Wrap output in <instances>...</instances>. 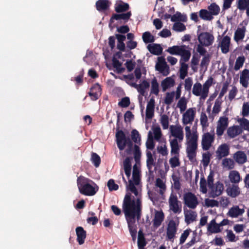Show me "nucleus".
I'll use <instances>...</instances> for the list:
<instances>
[{
  "instance_id": "nucleus-1",
  "label": "nucleus",
  "mask_w": 249,
  "mask_h": 249,
  "mask_svg": "<svg viewBox=\"0 0 249 249\" xmlns=\"http://www.w3.org/2000/svg\"><path fill=\"white\" fill-rule=\"evenodd\" d=\"M123 211L127 221L128 227L132 239L135 241L136 238L137 230L135 227L136 217L139 220L141 216V201L139 199H131V194L126 193L123 203Z\"/></svg>"
},
{
  "instance_id": "nucleus-2",
  "label": "nucleus",
  "mask_w": 249,
  "mask_h": 249,
  "mask_svg": "<svg viewBox=\"0 0 249 249\" xmlns=\"http://www.w3.org/2000/svg\"><path fill=\"white\" fill-rule=\"evenodd\" d=\"M77 184L80 193L85 196H92L98 190V187L92 180L82 176L78 177Z\"/></svg>"
},
{
  "instance_id": "nucleus-3",
  "label": "nucleus",
  "mask_w": 249,
  "mask_h": 249,
  "mask_svg": "<svg viewBox=\"0 0 249 249\" xmlns=\"http://www.w3.org/2000/svg\"><path fill=\"white\" fill-rule=\"evenodd\" d=\"M117 145L120 151L124 149L127 146L125 152L127 155L131 154L133 144L129 137H126L124 133L122 130L117 131L115 134Z\"/></svg>"
},
{
  "instance_id": "nucleus-4",
  "label": "nucleus",
  "mask_w": 249,
  "mask_h": 249,
  "mask_svg": "<svg viewBox=\"0 0 249 249\" xmlns=\"http://www.w3.org/2000/svg\"><path fill=\"white\" fill-rule=\"evenodd\" d=\"M186 147L187 156L190 161L195 159L197 148L198 135L196 132H193L192 136L188 139Z\"/></svg>"
},
{
  "instance_id": "nucleus-5",
  "label": "nucleus",
  "mask_w": 249,
  "mask_h": 249,
  "mask_svg": "<svg viewBox=\"0 0 249 249\" xmlns=\"http://www.w3.org/2000/svg\"><path fill=\"white\" fill-rule=\"evenodd\" d=\"M132 140L135 143L134 145V158L136 163L140 161L141 157V152L140 147L138 144H141V138L140 134L136 129H133L131 131Z\"/></svg>"
},
{
  "instance_id": "nucleus-6",
  "label": "nucleus",
  "mask_w": 249,
  "mask_h": 249,
  "mask_svg": "<svg viewBox=\"0 0 249 249\" xmlns=\"http://www.w3.org/2000/svg\"><path fill=\"white\" fill-rule=\"evenodd\" d=\"M183 200L185 205L192 209H195L198 204L197 198L192 192H187L184 194Z\"/></svg>"
},
{
  "instance_id": "nucleus-7",
  "label": "nucleus",
  "mask_w": 249,
  "mask_h": 249,
  "mask_svg": "<svg viewBox=\"0 0 249 249\" xmlns=\"http://www.w3.org/2000/svg\"><path fill=\"white\" fill-rule=\"evenodd\" d=\"M168 202L170 210L172 211L174 213H179L181 212V206L179 205L180 202L178 200L176 194L171 193Z\"/></svg>"
},
{
  "instance_id": "nucleus-8",
  "label": "nucleus",
  "mask_w": 249,
  "mask_h": 249,
  "mask_svg": "<svg viewBox=\"0 0 249 249\" xmlns=\"http://www.w3.org/2000/svg\"><path fill=\"white\" fill-rule=\"evenodd\" d=\"M158 61L155 66L156 70L162 73L163 76L168 75L170 72L169 67L167 65L164 57H159Z\"/></svg>"
},
{
  "instance_id": "nucleus-9",
  "label": "nucleus",
  "mask_w": 249,
  "mask_h": 249,
  "mask_svg": "<svg viewBox=\"0 0 249 249\" xmlns=\"http://www.w3.org/2000/svg\"><path fill=\"white\" fill-rule=\"evenodd\" d=\"M198 40L200 44L209 47L213 43L214 36L208 32H202L198 35Z\"/></svg>"
},
{
  "instance_id": "nucleus-10",
  "label": "nucleus",
  "mask_w": 249,
  "mask_h": 249,
  "mask_svg": "<svg viewBox=\"0 0 249 249\" xmlns=\"http://www.w3.org/2000/svg\"><path fill=\"white\" fill-rule=\"evenodd\" d=\"M176 222L174 220H170L167 225L166 230V240L173 241L176 237L178 228Z\"/></svg>"
},
{
  "instance_id": "nucleus-11",
  "label": "nucleus",
  "mask_w": 249,
  "mask_h": 249,
  "mask_svg": "<svg viewBox=\"0 0 249 249\" xmlns=\"http://www.w3.org/2000/svg\"><path fill=\"white\" fill-rule=\"evenodd\" d=\"M214 140V134H211L209 132L204 133L202 135L201 144L204 150H208L212 146Z\"/></svg>"
},
{
  "instance_id": "nucleus-12",
  "label": "nucleus",
  "mask_w": 249,
  "mask_h": 249,
  "mask_svg": "<svg viewBox=\"0 0 249 249\" xmlns=\"http://www.w3.org/2000/svg\"><path fill=\"white\" fill-rule=\"evenodd\" d=\"M170 128L172 136L175 137V139H178L179 142H181L184 138L182 127L180 125H172Z\"/></svg>"
},
{
  "instance_id": "nucleus-13",
  "label": "nucleus",
  "mask_w": 249,
  "mask_h": 249,
  "mask_svg": "<svg viewBox=\"0 0 249 249\" xmlns=\"http://www.w3.org/2000/svg\"><path fill=\"white\" fill-rule=\"evenodd\" d=\"M196 115V109L195 108H189L183 114L182 122L184 124H192L194 120Z\"/></svg>"
},
{
  "instance_id": "nucleus-14",
  "label": "nucleus",
  "mask_w": 249,
  "mask_h": 249,
  "mask_svg": "<svg viewBox=\"0 0 249 249\" xmlns=\"http://www.w3.org/2000/svg\"><path fill=\"white\" fill-rule=\"evenodd\" d=\"M209 188L211 190V196L215 198L222 194L224 190V185L221 182L218 181Z\"/></svg>"
},
{
  "instance_id": "nucleus-15",
  "label": "nucleus",
  "mask_w": 249,
  "mask_h": 249,
  "mask_svg": "<svg viewBox=\"0 0 249 249\" xmlns=\"http://www.w3.org/2000/svg\"><path fill=\"white\" fill-rule=\"evenodd\" d=\"M131 15V11H128L126 13L113 14L110 19V22L113 23L114 20H119L122 19L124 21V23H126L128 21Z\"/></svg>"
},
{
  "instance_id": "nucleus-16",
  "label": "nucleus",
  "mask_w": 249,
  "mask_h": 249,
  "mask_svg": "<svg viewBox=\"0 0 249 249\" xmlns=\"http://www.w3.org/2000/svg\"><path fill=\"white\" fill-rule=\"evenodd\" d=\"M230 149L226 143L221 144L216 151L217 158L219 160L229 155Z\"/></svg>"
},
{
  "instance_id": "nucleus-17",
  "label": "nucleus",
  "mask_w": 249,
  "mask_h": 249,
  "mask_svg": "<svg viewBox=\"0 0 249 249\" xmlns=\"http://www.w3.org/2000/svg\"><path fill=\"white\" fill-rule=\"evenodd\" d=\"M164 219V214L162 211H156L153 220V225L155 228L160 227Z\"/></svg>"
},
{
  "instance_id": "nucleus-18",
  "label": "nucleus",
  "mask_w": 249,
  "mask_h": 249,
  "mask_svg": "<svg viewBox=\"0 0 249 249\" xmlns=\"http://www.w3.org/2000/svg\"><path fill=\"white\" fill-rule=\"evenodd\" d=\"M75 231L77 235V241L80 245L83 244L87 236L86 231L82 227H77Z\"/></svg>"
},
{
  "instance_id": "nucleus-19",
  "label": "nucleus",
  "mask_w": 249,
  "mask_h": 249,
  "mask_svg": "<svg viewBox=\"0 0 249 249\" xmlns=\"http://www.w3.org/2000/svg\"><path fill=\"white\" fill-rule=\"evenodd\" d=\"M110 4L108 0H98L96 2L95 7L99 12H103L107 10Z\"/></svg>"
},
{
  "instance_id": "nucleus-20",
  "label": "nucleus",
  "mask_w": 249,
  "mask_h": 249,
  "mask_svg": "<svg viewBox=\"0 0 249 249\" xmlns=\"http://www.w3.org/2000/svg\"><path fill=\"white\" fill-rule=\"evenodd\" d=\"M155 100L150 99L148 102L146 109V117L147 119H152L154 115Z\"/></svg>"
},
{
  "instance_id": "nucleus-21",
  "label": "nucleus",
  "mask_w": 249,
  "mask_h": 249,
  "mask_svg": "<svg viewBox=\"0 0 249 249\" xmlns=\"http://www.w3.org/2000/svg\"><path fill=\"white\" fill-rule=\"evenodd\" d=\"M227 193L230 196L235 198L241 193V190L238 185L232 184L231 187L227 188Z\"/></svg>"
},
{
  "instance_id": "nucleus-22",
  "label": "nucleus",
  "mask_w": 249,
  "mask_h": 249,
  "mask_svg": "<svg viewBox=\"0 0 249 249\" xmlns=\"http://www.w3.org/2000/svg\"><path fill=\"white\" fill-rule=\"evenodd\" d=\"M229 178L231 182L234 184L238 183L242 180L241 176L236 170H232L230 172Z\"/></svg>"
},
{
  "instance_id": "nucleus-23",
  "label": "nucleus",
  "mask_w": 249,
  "mask_h": 249,
  "mask_svg": "<svg viewBox=\"0 0 249 249\" xmlns=\"http://www.w3.org/2000/svg\"><path fill=\"white\" fill-rule=\"evenodd\" d=\"M233 158L236 162L240 164L245 163L247 160L246 154L241 151L236 152L233 155Z\"/></svg>"
},
{
  "instance_id": "nucleus-24",
  "label": "nucleus",
  "mask_w": 249,
  "mask_h": 249,
  "mask_svg": "<svg viewBox=\"0 0 249 249\" xmlns=\"http://www.w3.org/2000/svg\"><path fill=\"white\" fill-rule=\"evenodd\" d=\"M231 38L229 36H224L221 42L220 47L221 51L224 53H227L229 51V46L230 44Z\"/></svg>"
},
{
  "instance_id": "nucleus-25",
  "label": "nucleus",
  "mask_w": 249,
  "mask_h": 249,
  "mask_svg": "<svg viewBox=\"0 0 249 249\" xmlns=\"http://www.w3.org/2000/svg\"><path fill=\"white\" fill-rule=\"evenodd\" d=\"M148 51L153 54L159 55L162 52V48L159 44L148 45L147 46Z\"/></svg>"
},
{
  "instance_id": "nucleus-26",
  "label": "nucleus",
  "mask_w": 249,
  "mask_h": 249,
  "mask_svg": "<svg viewBox=\"0 0 249 249\" xmlns=\"http://www.w3.org/2000/svg\"><path fill=\"white\" fill-rule=\"evenodd\" d=\"M114 8L117 13H121L128 11L129 9V5L127 3L120 0L119 3L115 4Z\"/></svg>"
},
{
  "instance_id": "nucleus-27",
  "label": "nucleus",
  "mask_w": 249,
  "mask_h": 249,
  "mask_svg": "<svg viewBox=\"0 0 249 249\" xmlns=\"http://www.w3.org/2000/svg\"><path fill=\"white\" fill-rule=\"evenodd\" d=\"M175 83L174 79L171 77H168L164 79L161 83V86L163 91H166L168 89L172 87Z\"/></svg>"
},
{
  "instance_id": "nucleus-28",
  "label": "nucleus",
  "mask_w": 249,
  "mask_h": 249,
  "mask_svg": "<svg viewBox=\"0 0 249 249\" xmlns=\"http://www.w3.org/2000/svg\"><path fill=\"white\" fill-rule=\"evenodd\" d=\"M242 132L238 125H233L227 129V134L231 138H234Z\"/></svg>"
},
{
  "instance_id": "nucleus-29",
  "label": "nucleus",
  "mask_w": 249,
  "mask_h": 249,
  "mask_svg": "<svg viewBox=\"0 0 249 249\" xmlns=\"http://www.w3.org/2000/svg\"><path fill=\"white\" fill-rule=\"evenodd\" d=\"M121 174L122 176L123 180L124 183L126 185L127 189L129 190L132 193H133L136 196H137L138 194V192L136 187L135 186V184L134 182L131 180H129V184H127V182L125 179V178L124 177L123 172H121Z\"/></svg>"
},
{
  "instance_id": "nucleus-30",
  "label": "nucleus",
  "mask_w": 249,
  "mask_h": 249,
  "mask_svg": "<svg viewBox=\"0 0 249 249\" xmlns=\"http://www.w3.org/2000/svg\"><path fill=\"white\" fill-rule=\"evenodd\" d=\"M171 146V154L172 155H179L180 146L177 139H174L170 142Z\"/></svg>"
},
{
  "instance_id": "nucleus-31",
  "label": "nucleus",
  "mask_w": 249,
  "mask_h": 249,
  "mask_svg": "<svg viewBox=\"0 0 249 249\" xmlns=\"http://www.w3.org/2000/svg\"><path fill=\"white\" fill-rule=\"evenodd\" d=\"M249 80V70L248 69H244L241 73L240 77V82L242 85L247 88L248 86Z\"/></svg>"
},
{
  "instance_id": "nucleus-32",
  "label": "nucleus",
  "mask_w": 249,
  "mask_h": 249,
  "mask_svg": "<svg viewBox=\"0 0 249 249\" xmlns=\"http://www.w3.org/2000/svg\"><path fill=\"white\" fill-rule=\"evenodd\" d=\"M146 166L149 170V172L151 173L153 172L152 171V166H155L156 163L155 162V160L153 157V155L150 151H146Z\"/></svg>"
},
{
  "instance_id": "nucleus-33",
  "label": "nucleus",
  "mask_w": 249,
  "mask_h": 249,
  "mask_svg": "<svg viewBox=\"0 0 249 249\" xmlns=\"http://www.w3.org/2000/svg\"><path fill=\"white\" fill-rule=\"evenodd\" d=\"M208 231L211 233H218L221 231L218 224L216 223L214 219H213L208 225Z\"/></svg>"
},
{
  "instance_id": "nucleus-34",
  "label": "nucleus",
  "mask_w": 249,
  "mask_h": 249,
  "mask_svg": "<svg viewBox=\"0 0 249 249\" xmlns=\"http://www.w3.org/2000/svg\"><path fill=\"white\" fill-rule=\"evenodd\" d=\"M213 78L210 77L203 84L201 96L203 98H205L209 92V89L212 86L213 82Z\"/></svg>"
},
{
  "instance_id": "nucleus-35",
  "label": "nucleus",
  "mask_w": 249,
  "mask_h": 249,
  "mask_svg": "<svg viewBox=\"0 0 249 249\" xmlns=\"http://www.w3.org/2000/svg\"><path fill=\"white\" fill-rule=\"evenodd\" d=\"M185 221L189 224L196 220L197 215L195 212L189 210L184 213Z\"/></svg>"
},
{
  "instance_id": "nucleus-36",
  "label": "nucleus",
  "mask_w": 249,
  "mask_h": 249,
  "mask_svg": "<svg viewBox=\"0 0 249 249\" xmlns=\"http://www.w3.org/2000/svg\"><path fill=\"white\" fill-rule=\"evenodd\" d=\"M246 28L242 27V28H238L235 31L234 36V39L236 42L243 39L245 36Z\"/></svg>"
},
{
  "instance_id": "nucleus-37",
  "label": "nucleus",
  "mask_w": 249,
  "mask_h": 249,
  "mask_svg": "<svg viewBox=\"0 0 249 249\" xmlns=\"http://www.w3.org/2000/svg\"><path fill=\"white\" fill-rule=\"evenodd\" d=\"M183 48H186V46L185 45L173 46L172 47H169L167 50V51L171 54L179 55L181 51H182Z\"/></svg>"
},
{
  "instance_id": "nucleus-38",
  "label": "nucleus",
  "mask_w": 249,
  "mask_h": 249,
  "mask_svg": "<svg viewBox=\"0 0 249 249\" xmlns=\"http://www.w3.org/2000/svg\"><path fill=\"white\" fill-rule=\"evenodd\" d=\"M244 213L243 209H240L238 206H235L231 208L229 211L230 216L232 217H236L242 215Z\"/></svg>"
},
{
  "instance_id": "nucleus-39",
  "label": "nucleus",
  "mask_w": 249,
  "mask_h": 249,
  "mask_svg": "<svg viewBox=\"0 0 249 249\" xmlns=\"http://www.w3.org/2000/svg\"><path fill=\"white\" fill-rule=\"evenodd\" d=\"M208 9L212 16L218 15L220 10L219 6L215 2L212 3L209 5Z\"/></svg>"
},
{
  "instance_id": "nucleus-40",
  "label": "nucleus",
  "mask_w": 249,
  "mask_h": 249,
  "mask_svg": "<svg viewBox=\"0 0 249 249\" xmlns=\"http://www.w3.org/2000/svg\"><path fill=\"white\" fill-rule=\"evenodd\" d=\"M132 178L135 185H138L140 181V170L136 164H135L133 167Z\"/></svg>"
},
{
  "instance_id": "nucleus-41",
  "label": "nucleus",
  "mask_w": 249,
  "mask_h": 249,
  "mask_svg": "<svg viewBox=\"0 0 249 249\" xmlns=\"http://www.w3.org/2000/svg\"><path fill=\"white\" fill-rule=\"evenodd\" d=\"M146 245V242L144 235L141 231L138 233V247L139 249H144V247Z\"/></svg>"
},
{
  "instance_id": "nucleus-42",
  "label": "nucleus",
  "mask_w": 249,
  "mask_h": 249,
  "mask_svg": "<svg viewBox=\"0 0 249 249\" xmlns=\"http://www.w3.org/2000/svg\"><path fill=\"white\" fill-rule=\"evenodd\" d=\"M150 84L146 80H143L141 84H139L138 91L140 94L144 96L145 93V89L149 88Z\"/></svg>"
},
{
  "instance_id": "nucleus-43",
  "label": "nucleus",
  "mask_w": 249,
  "mask_h": 249,
  "mask_svg": "<svg viewBox=\"0 0 249 249\" xmlns=\"http://www.w3.org/2000/svg\"><path fill=\"white\" fill-rule=\"evenodd\" d=\"M199 17L204 20L211 21L213 18L209 11L206 9H201L199 11Z\"/></svg>"
},
{
  "instance_id": "nucleus-44",
  "label": "nucleus",
  "mask_w": 249,
  "mask_h": 249,
  "mask_svg": "<svg viewBox=\"0 0 249 249\" xmlns=\"http://www.w3.org/2000/svg\"><path fill=\"white\" fill-rule=\"evenodd\" d=\"M132 160V157H126L123 162L124 169V173L131 172V160Z\"/></svg>"
},
{
  "instance_id": "nucleus-45",
  "label": "nucleus",
  "mask_w": 249,
  "mask_h": 249,
  "mask_svg": "<svg viewBox=\"0 0 249 249\" xmlns=\"http://www.w3.org/2000/svg\"><path fill=\"white\" fill-rule=\"evenodd\" d=\"M151 92L157 95L159 92V85L156 77L151 81Z\"/></svg>"
},
{
  "instance_id": "nucleus-46",
  "label": "nucleus",
  "mask_w": 249,
  "mask_h": 249,
  "mask_svg": "<svg viewBox=\"0 0 249 249\" xmlns=\"http://www.w3.org/2000/svg\"><path fill=\"white\" fill-rule=\"evenodd\" d=\"M142 38L143 42L147 44L148 43H152L155 41V38L149 32H145L143 33Z\"/></svg>"
},
{
  "instance_id": "nucleus-47",
  "label": "nucleus",
  "mask_w": 249,
  "mask_h": 249,
  "mask_svg": "<svg viewBox=\"0 0 249 249\" xmlns=\"http://www.w3.org/2000/svg\"><path fill=\"white\" fill-rule=\"evenodd\" d=\"M188 65L184 62H181V67L179 70L180 79H184L188 73Z\"/></svg>"
},
{
  "instance_id": "nucleus-48",
  "label": "nucleus",
  "mask_w": 249,
  "mask_h": 249,
  "mask_svg": "<svg viewBox=\"0 0 249 249\" xmlns=\"http://www.w3.org/2000/svg\"><path fill=\"white\" fill-rule=\"evenodd\" d=\"M187 18L185 16L182 15L180 12H177L171 17V21L173 22L183 21L185 22Z\"/></svg>"
},
{
  "instance_id": "nucleus-49",
  "label": "nucleus",
  "mask_w": 249,
  "mask_h": 249,
  "mask_svg": "<svg viewBox=\"0 0 249 249\" xmlns=\"http://www.w3.org/2000/svg\"><path fill=\"white\" fill-rule=\"evenodd\" d=\"M91 161L95 167H98L101 163V158L97 153L92 152Z\"/></svg>"
},
{
  "instance_id": "nucleus-50",
  "label": "nucleus",
  "mask_w": 249,
  "mask_h": 249,
  "mask_svg": "<svg viewBox=\"0 0 249 249\" xmlns=\"http://www.w3.org/2000/svg\"><path fill=\"white\" fill-rule=\"evenodd\" d=\"M222 165L224 167L231 170L234 167V161L231 159L225 158L222 160Z\"/></svg>"
},
{
  "instance_id": "nucleus-51",
  "label": "nucleus",
  "mask_w": 249,
  "mask_h": 249,
  "mask_svg": "<svg viewBox=\"0 0 249 249\" xmlns=\"http://www.w3.org/2000/svg\"><path fill=\"white\" fill-rule=\"evenodd\" d=\"M191 53L189 50H186V48H183L182 49V51H181V53L179 54L181 56L180 62L181 61H183L184 62H187L191 56Z\"/></svg>"
},
{
  "instance_id": "nucleus-52",
  "label": "nucleus",
  "mask_w": 249,
  "mask_h": 249,
  "mask_svg": "<svg viewBox=\"0 0 249 249\" xmlns=\"http://www.w3.org/2000/svg\"><path fill=\"white\" fill-rule=\"evenodd\" d=\"M146 146L147 149L152 150L155 147V143L153 141V137L151 131L148 132V139L146 142Z\"/></svg>"
},
{
  "instance_id": "nucleus-53",
  "label": "nucleus",
  "mask_w": 249,
  "mask_h": 249,
  "mask_svg": "<svg viewBox=\"0 0 249 249\" xmlns=\"http://www.w3.org/2000/svg\"><path fill=\"white\" fill-rule=\"evenodd\" d=\"M112 61V66L116 69L117 72L121 73L124 70V68L121 67L122 65V63L115 57H113Z\"/></svg>"
},
{
  "instance_id": "nucleus-54",
  "label": "nucleus",
  "mask_w": 249,
  "mask_h": 249,
  "mask_svg": "<svg viewBox=\"0 0 249 249\" xmlns=\"http://www.w3.org/2000/svg\"><path fill=\"white\" fill-rule=\"evenodd\" d=\"M202 91V85L200 83L197 82L194 85L193 93L197 96H200Z\"/></svg>"
},
{
  "instance_id": "nucleus-55",
  "label": "nucleus",
  "mask_w": 249,
  "mask_h": 249,
  "mask_svg": "<svg viewBox=\"0 0 249 249\" xmlns=\"http://www.w3.org/2000/svg\"><path fill=\"white\" fill-rule=\"evenodd\" d=\"M160 123L163 129H167L169 126V117L166 114L161 115Z\"/></svg>"
},
{
  "instance_id": "nucleus-56",
  "label": "nucleus",
  "mask_w": 249,
  "mask_h": 249,
  "mask_svg": "<svg viewBox=\"0 0 249 249\" xmlns=\"http://www.w3.org/2000/svg\"><path fill=\"white\" fill-rule=\"evenodd\" d=\"M179 156V155H175L169 160V162L172 168H174L180 165Z\"/></svg>"
},
{
  "instance_id": "nucleus-57",
  "label": "nucleus",
  "mask_w": 249,
  "mask_h": 249,
  "mask_svg": "<svg viewBox=\"0 0 249 249\" xmlns=\"http://www.w3.org/2000/svg\"><path fill=\"white\" fill-rule=\"evenodd\" d=\"M175 92L172 91L171 92H167L166 96L164 100V103L165 104L170 105L173 101L174 97L175 96Z\"/></svg>"
},
{
  "instance_id": "nucleus-58",
  "label": "nucleus",
  "mask_w": 249,
  "mask_h": 249,
  "mask_svg": "<svg viewBox=\"0 0 249 249\" xmlns=\"http://www.w3.org/2000/svg\"><path fill=\"white\" fill-rule=\"evenodd\" d=\"M187 101L185 97H182L178 101L177 107L179 108L181 112L185 110L187 107Z\"/></svg>"
},
{
  "instance_id": "nucleus-59",
  "label": "nucleus",
  "mask_w": 249,
  "mask_h": 249,
  "mask_svg": "<svg viewBox=\"0 0 249 249\" xmlns=\"http://www.w3.org/2000/svg\"><path fill=\"white\" fill-rule=\"evenodd\" d=\"M229 124L228 118L227 117H220L218 122L217 125L226 129Z\"/></svg>"
},
{
  "instance_id": "nucleus-60",
  "label": "nucleus",
  "mask_w": 249,
  "mask_h": 249,
  "mask_svg": "<svg viewBox=\"0 0 249 249\" xmlns=\"http://www.w3.org/2000/svg\"><path fill=\"white\" fill-rule=\"evenodd\" d=\"M245 57L244 56L238 57L236 60L234 69L235 71L239 70L243 66L245 62Z\"/></svg>"
},
{
  "instance_id": "nucleus-61",
  "label": "nucleus",
  "mask_w": 249,
  "mask_h": 249,
  "mask_svg": "<svg viewBox=\"0 0 249 249\" xmlns=\"http://www.w3.org/2000/svg\"><path fill=\"white\" fill-rule=\"evenodd\" d=\"M249 5V0H238L237 7L240 10H244Z\"/></svg>"
},
{
  "instance_id": "nucleus-62",
  "label": "nucleus",
  "mask_w": 249,
  "mask_h": 249,
  "mask_svg": "<svg viewBox=\"0 0 249 249\" xmlns=\"http://www.w3.org/2000/svg\"><path fill=\"white\" fill-rule=\"evenodd\" d=\"M107 186L110 191H116L119 189V186L115 183L113 179H109L107 183Z\"/></svg>"
},
{
  "instance_id": "nucleus-63",
  "label": "nucleus",
  "mask_w": 249,
  "mask_h": 249,
  "mask_svg": "<svg viewBox=\"0 0 249 249\" xmlns=\"http://www.w3.org/2000/svg\"><path fill=\"white\" fill-rule=\"evenodd\" d=\"M156 185L160 189V194H162L166 189V186L163 180L160 178H158L156 180Z\"/></svg>"
},
{
  "instance_id": "nucleus-64",
  "label": "nucleus",
  "mask_w": 249,
  "mask_h": 249,
  "mask_svg": "<svg viewBox=\"0 0 249 249\" xmlns=\"http://www.w3.org/2000/svg\"><path fill=\"white\" fill-rule=\"evenodd\" d=\"M173 29L176 31L182 32L186 29V27L183 23L177 22L174 24Z\"/></svg>"
}]
</instances>
